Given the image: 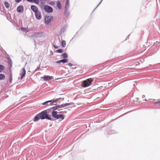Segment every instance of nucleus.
Listing matches in <instances>:
<instances>
[{
	"mask_svg": "<svg viewBox=\"0 0 160 160\" xmlns=\"http://www.w3.org/2000/svg\"><path fill=\"white\" fill-rule=\"evenodd\" d=\"M4 68V67L3 65L0 64V72H2Z\"/></svg>",
	"mask_w": 160,
	"mask_h": 160,
	"instance_id": "obj_23",
	"label": "nucleus"
},
{
	"mask_svg": "<svg viewBox=\"0 0 160 160\" xmlns=\"http://www.w3.org/2000/svg\"><path fill=\"white\" fill-rule=\"evenodd\" d=\"M57 7L59 9H60L62 8V5L60 2L59 1H58L57 2Z\"/></svg>",
	"mask_w": 160,
	"mask_h": 160,
	"instance_id": "obj_14",
	"label": "nucleus"
},
{
	"mask_svg": "<svg viewBox=\"0 0 160 160\" xmlns=\"http://www.w3.org/2000/svg\"><path fill=\"white\" fill-rule=\"evenodd\" d=\"M33 2L37 4H38L39 3V0H32V2Z\"/></svg>",
	"mask_w": 160,
	"mask_h": 160,
	"instance_id": "obj_26",
	"label": "nucleus"
},
{
	"mask_svg": "<svg viewBox=\"0 0 160 160\" xmlns=\"http://www.w3.org/2000/svg\"><path fill=\"white\" fill-rule=\"evenodd\" d=\"M38 114L41 119H44L46 118L49 120H52L51 118L48 116L46 111H42Z\"/></svg>",
	"mask_w": 160,
	"mask_h": 160,
	"instance_id": "obj_1",
	"label": "nucleus"
},
{
	"mask_svg": "<svg viewBox=\"0 0 160 160\" xmlns=\"http://www.w3.org/2000/svg\"><path fill=\"white\" fill-rule=\"evenodd\" d=\"M68 65L69 66H72V64L71 63H69L68 64Z\"/></svg>",
	"mask_w": 160,
	"mask_h": 160,
	"instance_id": "obj_35",
	"label": "nucleus"
},
{
	"mask_svg": "<svg viewBox=\"0 0 160 160\" xmlns=\"http://www.w3.org/2000/svg\"><path fill=\"white\" fill-rule=\"evenodd\" d=\"M41 78H43L44 80L45 81H48L50 80L53 79L54 78L52 76H44L43 77H42Z\"/></svg>",
	"mask_w": 160,
	"mask_h": 160,
	"instance_id": "obj_5",
	"label": "nucleus"
},
{
	"mask_svg": "<svg viewBox=\"0 0 160 160\" xmlns=\"http://www.w3.org/2000/svg\"><path fill=\"white\" fill-rule=\"evenodd\" d=\"M39 3L40 2L41 4H44L46 1V0H39Z\"/></svg>",
	"mask_w": 160,
	"mask_h": 160,
	"instance_id": "obj_25",
	"label": "nucleus"
},
{
	"mask_svg": "<svg viewBox=\"0 0 160 160\" xmlns=\"http://www.w3.org/2000/svg\"><path fill=\"white\" fill-rule=\"evenodd\" d=\"M56 106V108H57V109H58V108H63V107H62V104H61L60 105H57Z\"/></svg>",
	"mask_w": 160,
	"mask_h": 160,
	"instance_id": "obj_27",
	"label": "nucleus"
},
{
	"mask_svg": "<svg viewBox=\"0 0 160 160\" xmlns=\"http://www.w3.org/2000/svg\"><path fill=\"white\" fill-rule=\"evenodd\" d=\"M40 119V118L38 115V114L35 116L33 121L34 122H36L39 120Z\"/></svg>",
	"mask_w": 160,
	"mask_h": 160,
	"instance_id": "obj_16",
	"label": "nucleus"
},
{
	"mask_svg": "<svg viewBox=\"0 0 160 160\" xmlns=\"http://www.w3.org/2000/svg\"><path fill=\"white\" fill-rule=\"evenodd\" d=\"M31 9L35 13L39 11L38 8L34 5H32L31 6Z\"/></svg>",
	"mask_w": 160,
	"mask_h": 160,
	"instance_id": "obj_9",
	"label": "nucleus"
},
{
	"mask_svg": "<svg viewBox=\"0 0 160 160\" xmlns=\"http://www.w3.org/2000/svg\"><path fill=\"white\" fill-rule=\"evenodd\" d=\"M47 103H47V101H46V102H44L42 104V105H46V104Z\"/></svg>",
	"mask_w": 160,
	"mask_h": 160,
	"instance_id": "obj_33",
	"label": "nucleus"
},
{
	"mask_svg": "<svg viewBox=\"0 0 160 160\" xmlns=\"http://www.w3.org/2000/svg\"><path fill=\"white\" fill-rule=\"evenodd\" d=\"M5 7L7 8H8L10 7V4L7 2H4Z\"/></svg>",
	"mask_w": 160,
	"mask_h": 160,
	"instance_id": "obj_18",
	"label": "nucleus"
},
{
	"mask_svg": "<svg viewBox=\"0 0 160 160\" xmlns=\"http://www.w3.org/2000/svg\"><path fill=\"white\" fill-rule=\"evenodd\" d=\"M45 20L46 23L47 24H48L51 21V19L48 16L45 18Z\"/></svg>",
	"mask_w": 160,
	"mask_h": 160,
	"instance_id": "obj_12",
	"label": "nucleus"
},
{
	"mask_svg": "<svg viewBox=\"0 0 160 160\" xmlns=\"http://www.w3.org/2000/svg\"><path fill=\"white\" fill-rule=\"evenodd\" d=\"M73 104L74 103L72 102L69 103H66L64 104H62V107H63H63H66L67 106L71 105Z\"/></svg>",
	"mask_w": 160,
	"mask_h": 160,
	"instance_id": "obj_19",
	"label": "nucleus"
},
{
	"mask_svg": "<svg viewBox=\"0 0 160 160\" xmlns=\"http://www.w3.org/2000/svg\"><path fill=\"white\" fill-rule=\"evenodd\" d=\"M158 103H159L160 104V101H158V102H154V104H158Z\"/></svg>",
	"mask_w": 160,
	"mask_h": 160,
	"instance_id": "obj_31",
	"label": "nucleus"
},
{
	"mask_svg": "<svg viewBox=\"0 0 160 160\" xmlns=\"http://www.w3.org/2000/svg\"><path fill=\"white\" fill-rule=\"evenodd\" d=\"M17 11L19 13H22L23 11V7L22 5H20L17 8Z\"/></svg>",
	"mask_w": 160,
	"mask_h": 160,
	"instance_id": "obj_8",
	"label": "nucleus"
},
{
	"mask_svg": "<svg viewBox=\"0 0 160 160\" xmlns=\"http://www.w3.org/2000/svg\"><path fill=\"white\" fill-rule=\"evenodd\" d=\"M60 99H62V100H64V98H58L56 99V100H55L54 101H53L50 104V105L52 106V105H54L53 103L57 102V101L58 100Z\"/></svg>",
	"mask_w": 160,
	"mask_h": 160,
	"instance_id": "obj_15",
	"label": "nucleus"
},
{
	"mask_svg": "<svg viewBox=\"0 0 160 160\" xmlns=\"http://www.w3.org/2000/svg\"><path fill=\"white\" fill-rule=\"evenodd\" d=\"M63 52V50L62 49H59L56 51V52L58 53H62Z\"/></svg>",
	"mask_w": 160,
	"mask_h": 160,
	"instance_id": "obj_24",
	"label": "nucleus"
},
{
	"mask_svg": "<svg viewBox=\"0 0 160 160\" xmlns=\"http://www.w3.org/2000/svg\"><path fill=\"white\" fill-rule=\"evenodd\" d=\"M22 0H15V2H17L18 3L22 1Z\"/></svg>",
	"mask_w": 160,
	"mask_h": 160,
	"instance_id": "obj_32",
	"label": "nucleus"
},
{
	"mask_svg": "<svg viewBox=\"0 0 160 160\" xmlns=\"http://www.w3.org/2000/svg\"><path fill=\"white\" fill-rule=\"evenodd\" d=\"M58 112L57 111H53L52 112V116L55 118L57 119L58 117Z\"/></svg>",
	"mask_w": 160,
	"mask_h": 160,
	"instance_id": "obj_10",
	"label": "nucleus"
},
{
	"mask_svg": "<svg viewBox=\"0 0 160 160\" xmlns=\"http://www.w3.org/2000/svg\"><path fill=\"white\" fill-rule=\"evenodd\" d=\"M30 2H32V0H26Z\"/></svg>",
	"mask_w": 160,
	"mask_h": 160,
	"instance_id": "obj_37",
	"label": "nucleus"
},
{
	"mask_svg": "<svg viewBox=\"0 0 160 160\" xmlns=\"http://www.w3.org/2000/svg\"><path fill=\"white\" fill-rule=\"evenodd\" d=\"M44 9L45 11L48 12L50 13L53 12L52 8L48 5H46L44 6Z\"/></svg>",
	"mask_w": 160,
	"mask_h": 160,
	"instance_id": "obj_4",
	"label": "nucleus"
},
{
	"mask_svg": "<svg viewBox=\"0 0 160 160\" xmlns=\"http://www.w3.org/2000/svg\"><path fill=\"white\" fill-rule=\"evenodd\" d=\"M36 18L38 20L42 18L41 14L40 11H39L35 13Z\"/></svg>",
	"mask_w": 160,
	"mask_h": 160,
	"instance_id": "obj_7",
	"label": "nucleus"
},
{
	"mask_svg": "<svg viewBox=\"0 0 160 160\" xmlns=\"http://www.w3.org/2000/svg\"><path fill=\"white\" fill-rule=\"evenodd\" d=\"M68 62V60L67 59H63L58 60L56 62L57 63H60L61 62L65 63Z\"/></svg>",
	"mask_w": 160,
	"mask_h": 160,
	"instance_id": "obj_11",
	"label": "nucleus"
},
{
	"mask_svg": "<svg viewBox=\"0 0 160 160\" xmlns=\"http://www.w3.org/2000/svg\"><path fill=\"white\" fill-rule=\"evenodd\" d=\"M102 1V0H101V1L100 2V3H99V4L97 6V7H98L100 4V3H101V2Z\"/></svg>",
	"mask_w": 160,
	"mask_h": 160,
	"instance_id": "obj_39",
	"label": "nucleus"
},
{
	"mask_svg": "<svg viewBox=\"0 0 160 160\" xmlns=\"http://www.w3.org/2000/svg\"><path fill=\"white\" fill-rule=\"evenodd\" d=\"M12 76L11 75H10V77L9 78V82H10L12 83Z\"/></svg>",
	"mask_w": 160,
	"mask_h": 160,
	"instance_id": "obj_30",
	"label": "nucleus"
},
{
	"mask_svg": "<svg viewBox=\"0 0 160 160\" xmlns=\"http://www.w3.org/2000/svg\"><path fill=\"white\" fill-rule=\"evenodd\" d=\"M62 56L63 58H66L68 57V55L66 53H62Z\"/></svg>",
	"mask_w": 160,
	"mask_h": 160,
	"instance_id": "obj_22",
	"label": "nucleus"
},
{
	"mask_svg": "<svg viewBox=\"0 0 160 160\" xmlns=\"http://www.w3.org/2000/svg\"><path fill=\"white\" fill-rule=\"evenodd\" d=\"M92 81L90 79H88L83 81V87H88L92 84Z\"/></svg>",
	"mask_w": 160,
	"mask_h": 160,
	"instance_id": "obj_2",
	"label": "nucleus"
},
{
	"mask_svg": "<svg viewBox=\"0 0 160 160\" xmlns=\"http://www.w3.org/2000/svg\"><path fill=\"white\" fill-rule=\"evenodd\" d=\"M26 74V71L25 68H23L22 69V71H21L20 75H21V79H22Z\"/></svg>",
	"mask_w": 160,
	"mask_h": 160,
	"instance_id": "obj_6",
	"label": "nucleus"
},
{
	"mask_svg": "<svg viewBox=\"0 0 160 160\" xmlns=\"http://www.w3.org/2000/svg\"><path fill=\"white\" fill-rule=\"evenodd\" d=\"M69 7V0H66V2L65 6V12L64 14L67 15L68 12V9Z\"/></svg>",
	"mask_w": 160,
	"mask_h": 160,
	"instance_id": "obj_3",
	"label": "nucleus"
},
{
	"mask_svg": "<svg viewBox=\"0 0 160 160\" xmlns=\"http://www.w3.org/2000/svg\"><path fill=\"white\" fill-rule=\"evenodd\" d=\"M61 45L62 47H65L66 45V41L64 40H62V41Z\"/></svg>",
	"mask_w": 160,
	"mask_h": 160,
	"instance_id": "obj_21",
	"label": "nucleus"
},
{
	"mask_svg": "<svg viewBox=\"0 0 160 160\" xmlns=\"http://www.w3.org/2000/svg\"><path fill=\"white\" fill-rule=\"evenodd\" d=\"M52 100H49V101H47V103H48V102H52Z\"/></svg>",
	"mask_w": 160,
	"mask_h": 160,
	"instance_id": "obj_34",
	"label": "nucleus"
},
{
	"mask_svg": "<svg viewBox=\"0 0 160 160\" xmlns=\"http://www.w3.org/2000/svg\"><path fill=\"white\" fill-rule=\"evenodd\" d=\"M5 78V77L4 75L0 74V80H4Z\"/></svg>",
	"mask_w": 160,
	"mask_h": 160,
	"instance_id": "obj_20",
	"label": "nucleus"
},
{
	"mask_svg": "<svg viewBox=\"0 0 160 160\" xmlns=\"http://www.w3.org/2000/svg\"><path fill=\"white\" fill-rule=\"evenodd\" d=\"M21 30L22 31H24L26 32H28V31L27 30H26V29L24 28H21Z\"/></svg>",
	"mask_w": 160,
	"mask_h": 160,
	"instance_id": "obj_28",
	"label": "nucleus"
},
{
	"mask_svg": "<svg viewBox=\"0 0 160 160\" xmlns=\"http://www.w3.org/2000/svg\"><path fill=\"white\" fill-rule=\"evenodd\" d=\"M64 118V117L63 115L62 114H58V117L56 119H58L59 118L61 119L62 120H63Z\"/></svg>",
	"mask_w": 160,
	"mask_h": 160,
	"instance_id": "obj_17",
	"label": "nucleus"
},
{
	"mask_svg": "<svg viewBox=\"0 0 160 160\" xmlns=\"http://www.w3.org/2000/svg\"><path fill=\"white\" fill-rule=\"evenodd\" d=\"M54 47L55 48H58V46H56L55 45H54Z\"/></svg>",
	"mask_w": 160,
	"mask_h": 160,
	"instance_id": "obj_36",
	"label": "nucleus"
},
{
	"mask_svg": "<svg viewBox=\"0 0 160 160\" xmlns=\"http://www.w3.org/2000/svg\"><path fill=\"white\" fill-rule=\"evenodd\" d=\"M39 69V67H38L36 69V71H37V69Z\"/></svg>",
	"mask_w": 160,
	"mask_h": 160,
	"instance_id": "obj_38",
	"label": "nucleus"
},
{
	"mask_svg": "<svg viewBox=\"0 0 160 160\" xmlns=\"http://www.w3.org/2000/svg\"><path fill=\"white\" fill-rule=\"evenodd\" d=\"M52 109L53 110V111L57 109V108H56V106L52 107Z\"/></svg>",
	"mask_w": 160,
	"mask_h": 160,
	"instance_id": "obj_29",
	"label": "nucleus"
},
{
	"mask_svg": "<svg viewBox=\"0 0 160 160\" xmlns=\"http://www.w3.org/2000/svg\"><path fill=\"white\" fill-rule=\"evenodd\" d=\"M41 33L39 32H36L33 33L32 35V36L34 37H39Z\"/></svg>",
	"mask_w": 160,
	"mask_h": 160,
	"instance_id": "obj_13",
	"label": "nucleus"
}]
</instances>
